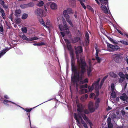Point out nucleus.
Returning a JSON list of instances; mask_svg holds the SVG:
<instances>
[{
	"label": "nucleus",
	"instance_id": "f257e3e1",
	"mask_svg": "<svg viewBox=\"0 0 128 128\" xmlns=\"http://www.w3.org/2000/svg\"><path fill=\"white\" fill-rule=\"evenodd\" d=\"M71 65L72 70L73 72L74 75L71 78L72 83L76 86V88L77 89L78 86V82L80 80V84H82L88 82L87 78L84 80L83 78L84 77V74L86 71V63L81 61L80 66L81 68L80 71H77L76 67L74 65V58L71 59Z\"/></svg>",
	"mask_w": 128,
	"mask_h": 128
},
{
	"label": "nucleus",
	"instance_id": "f03ea898",
	"mask_svg": "<svg viewBox=\"0 0 128 128\" xmlns=\"http://www.w3.org/2000/svg\"><path fill=\"white\" fill-rule=\"evenodd\" d=\"M77 110L78 114L82 116V117L86 122H88V120L90 121L88 118L86 116L85 114H88L90 112H94L95 110L94 108L93 103L90 102L88 105V108L89 111L87 109L84 110L83 106L82 105L78 104L77 105Z\"/></svg>",
	"mask_w": 128,
	"mask_h": 128
},
{
	"label": "nucleus",
	"instance_id": "7ed1b4c3",
	"mask_svg": "<svg viewBox=\"0 0 128 128\" xmlns=\"http://www.w3.org/2000/svg\"><path fill=\"white\" fill-rule=\"evenodd\" d=\"M100 80V78H99L92 85V86H88V90L85 89L88 87V85L87 84L81 85L80 84V88L82 92L84 93H87L90 92H91L94 88L96 90H98L101 88L102 86L103 85L104 82L102 80L100 82V86L99 85V82Z\"/></svg>",
	"mask_w": 128,
	"mask_h": 128
},
{
	"label": "nucleus",
	"instance_id": "20e7f679",
	"mask_svg": "<svg viewBox=\"0 0 128 128\" xmlns=\"http://www.w3.org/2000/svg\"><path fill=\"white\" fill-rule=\"evenodd\" d=\"M98 4L102 6L100 8L106 14H111L108 8V0H95Z\"/></svg>",
	"mask_w": 128,
	"mask_h": 128
},
{
	"label": "nucleus",
	"instance_id": "39448f33",
	"mask_svg": "<svg viewBox=\"0 0 128 128\" xmlns=\"http://www.w3.org/2000/svg\"><path fill=\"white\" fill-rule=\"evenodd\" d=\"M74 116L76 120L77 125H79L80 124V120L82 124H83L84 127V125H86V126H87L86 123L82 119V116L78 114L77 115L76 113H74Z\"/></svg>",
	"mask_w": 128,
	"mask_h": 128
},
{
	"label": "nucleus",
	"instance_id": "423d86ee",
	"mask_svg": "<svg viewBox=\"0 0 128 128\" xmlns=\"http://www.w3.org/2000/svg\"><path fill=\"white\" fill-rule=\"evenodd\" d=\"M107 44L108 48H110V49H108V50L110 52L117 51L120 49V48L118 45H112L109 43H108Z\"/></svg>",
	"mask_w": 128,
	"mask_h": 128
},
{
	"label": "nucleus",
	"instance_id": "0eeeda50",
	"mask_svg": "<svg viewBox=\"0 0 128 128\" xmlns=\"http://www.w3.org/2000/svg\"><path fill=\"white\" fill-rule=\"evenodd\" d=\"M63 14L64 16L66 19L67 22L72 27H73L74 26L72 20L70 19V16L67 14V10H64L63 11Z\"/></svg>",
	"mask_w": 128,
	"mask_h": 128
},
{
	"label": "nucleus",
	"instance_id": "6e6552de",
	"mask_svg": "<svg viewBox=\"0 0 128 128\" xmlns=\"http://www.w3.org/2000/svg\"><path fill=\"white\" fill-rule=\"evenodd\" d=\"M75 52L77 59H79V54L82 52V48L81 46H79L75 48Z\"/></svg>",
	"mask_w": 128,
	"mask_h": 128
},
{
	"label": "nucleus",
	"instance_id": "1a4fd4ad",
	"mask_svg": "<svg viewBox=\"0 0 128 128\" xmlns=\"http://www.w3.org/2000/svg\"><path fill=\"white\" fill-rule=\"evenodd\" d=\"M68 49L70 51V54L71 59L74 58L73 51L72 49V46L69 44L68 45Z\"/></svg>",
	"mask_w": 128,
	"mask_h": 128
},
{
	"label": "nucleus",
	"instance_id": "9d476101",
	"mask_svg": "<svg viewBox=\"0 0 128 128\" xmlns=\"http://www.w3.org/2000/svg\"><path fill=\"white\" fill-rule=\"evenodd\" d=\"M35 13L36 15L41 16L42 15L43 11L41 9L38 8L35 10Z\"/></svg>",
	"mask_w": 128,
	"mask_h": 128
},
{
	"label": "nucleus",
	"instance_id": "9b49d317",
	"mask_svg": "<svg viewBox=\"0 0 128 128\" xmlns=\"http://www.w3.org/2000/svg\"><path fill=\"white\" fill-rule=\"evenodd\" d=\"M9 50L8 48H5L0 52V58Z\"/></svg>",
	"mask_w": 128,
	"mask_h": 128
},
{
	"label": "nucleus",
	"instance_id": "f8f14e48",
	"mask_svg": "<svg viewBox=\"0 0 128 128\" xmlns=\"http://www.w3.org/2000/svg\"><path fill=\"white\" fill-rule=\"evenodd\" d=\"M51 3L50 4V7L51 8L52 10H56L57 8V6L56 4L52 2H50Z\"/></svg>",
	"mask_w": 128,
	"mask_h": 128
},
{
	"label": "nucleus",
	"instance_id": "ddd939ff",
	"mask_svg": "<svg viewBox=\"0 0 128 128\" xmlns=\"http://www.w3.org/2000/svg\"><path fill=\"white\" fill-rule=\"evenodd\" d=\"M80 40V38L79 37L76 36L72 39V41L73 43H75L79 41Z\"/></svg>",
	"mask_w": 128,
	"mask_h": 128
},
{
	"label": "nucleus",
	"instance_id": "4468645a",
	"mask_svg": "<svg viewBox=\"0 0 128 128\" xmlns=\"http://www.w3.org/2000/svg\"><path fill=\"white\" fill-rule=\"evenodd\" d=\"M127 97V96L126 94L123 93L122 94V96H120V98L121 100L123 101H125Z\"/></svg>",
	"mask_w": 128,
	"mask_h": 128
},
{
	"label": "nucleus",
	"instance_id": "2eb2a0df",
	"mask_svg": "<svg viewBox=\"0 0 128 128\" xmlns=\"http://www.w3.org/2000/svg\"><path fill=\"white\" fill-rule=\"evenodd\" d=\"M100 99L99 98H98L96 99V102L95 105L96 108H97L99 106V104L100 102Z\"/></svg>",
	"mask_w": 128,
	"mask_h": 128
},
{
	"label": "nucleus",
	"instance_id": "dca6fc26",
	"mask_svg": "<svg viewBox=\"0 0 128 128\" xmlns=\"http://www.w3.org/2000/svg\"><path fill=\"white\" fill-rule=\"evenodd\" d=\"M0 4L2 6L3 8L6 9L8 8V5L5 4L3 0H2L0 3Z\"/></svg>",
	"mask_w": 128,
	"mask_h": 128
},
{
	"label": "nucleus",
	"instance_id": "f3484780",
	"mask_svg": "<svg viewBox=\"0 0 128 128\" xmlns=\"http://www.w3.org/2000/svg\"><path fill=\"white\" fill-rule=\"evenodd\" d=\"M39 21L40 23L43 26L46 28L48 27L45 25L44 21L41 17H40L39 19Z\"/></svg>",
	"mask_w": 128,
	"mask_h": 128
},
{
	"label": "nucleus",
	"instance_id": "a211bd4d",
	"mask_svg": "<svg viewBox=\"0 0 128 128\" xmlns=\"http://www.w3.org/2000/svg\"><path fill=\"white\" fill-rule=\"evenodd\" d=\"M20 36L22 40H26L28 42L29 38H28L26 36L24 35V34L23 35H20Z\"/></svg>",
	"mask_w": 128,
	"mask_h": 128
},
{
	"label": "nucleus",
	"instance_id": "6ab92c4d",
	"mask_svg": "<svg viewBox=\"0 0 128 128\" xmlns=\"http://www.w3.org/2000/svg\"><path fill=\"white\" fill-rule=\"evenodd\" d=\"M38 39V38L36 36H34L33 37H30L29 38L28 42H30V41L36 40Z\"/></svg>",
	"mask_w": 128,
	"mask_h": 128
},
{
	"label": "nucleus",
	"instance_id": "aec40b11",
	"mask_svg": "<svg viewBox=\"0 0 128 128\" xmlns=\"http://www.w3.org/2000/svg\"><path fill=\"white\" fill-rule=\"evenodd\" d=\"M78 1H79L80 3V4L82 6V7L84 8V9H86V6L84 5V4L83 3V2H85L84 0H77Z\"/></svg>",
	"mask_w": 128,
	"mask_h": 128
},
{
	"label": "nucleus",
	"instance_id": "412c9836",
	"mask_svg": "<svg viewBox=\"0 0 128 128\" xmlns=\"http://www.w3.org/2000/svg\"><path fill=\"white\" fill-rule=\"evenodd\" d=\"M0 12L2 17L4 18L5 16V14L2 8L0 7Z\"/></svg>",
	"mask_w": 128,
	"mask_h": 128
},
{
	"label": "nucleus",
	"instance_id": "4be33fe9",
	"mask_svg": "<svg viewBox=\"0 0 128 128\" xmlns=\"http://www.w3.org/2000/svg\"><path fill=\"white\" fill-rule=\"evenodd\" d=\"M21 12V10L20 9L16 10L15 15L16 16H17L18 15L20 14Z\"/></svg>",
	"mask_w": 128,
	"mask_h": 128
},
{
	"label": "nucleus",
	"instance_id": "5701e85b",
	"mask_svg": "<svg viewBox=\"0 0 128 128\" xmlns=\"http://www.w3.org/2000/svg\"><path fill=\"white\" fill-rule=\"evenodd\" d=\"M110 76L114 78H116L117 76L116 74L112 72H111L110 73Z\"/></svg>",
	"mask_w": 128,
	"mask_h": 128
},
{
	"label": "nucleus",
	"instance_id": "b1692460",
	"mask_svg": "<svg viewBox=\"0 0 128 128\" xmlns=\"http://www.w3.org/2000/svg\"><path fill=\"white\" fill-rule=\"evenodd\" d=\"M67 11V14H72L73 13V11L72 9L70 8H68L66 10Z\"/></svg>",
	"mask_w": 128,
	"mask_h": 128
},
{
	"label": "nucleus",
	"instance_id": "393cba45",
	"mask_svg": "<svg viewBox=\"0 0 128 128\" xmlns=\"http://www.w3.org/2000/svg\"><path fill=\"white\" fill-rule=\"evenodd\" d=\"M28 16V14L26 13L23 14L22 16V18L23 20H25L26 19Z\"/></svg>",
	"mask_w": 128,
	"mask_h": 128
},
{
	"label": "nucleus",
	"instance_id": "a878e982",
	"mask_svg": "<svg viewBox=\"0 0 128 128\" xmlns=\"http://www.w3.org/2000/svg\"><path fill=\"white\" fill-rule=\"evenodd\" d=\"M12 102H12L11 101L8 100H6V99L4 100L3 101V103L5 105H6V104H8V102H9V103L10 104V103H12Z\"/></svg>",
	"mask_w": 128,
	"mask_h": 128
},
{
	"label": "nucleus",
	"instance_id": "bb28decb",
	"mask_svg": "<svg viewBox=\"0 0 128 128\" xmlns=\"http://www.w3.org/2000/svg\"><path fill=\"white\" fill-rule=\"evenodd\" d=\"M86 38V41L87 42H88V43H89V34L88 32L86 33L85 35Z\"/></svg>",
	"mask_w": 128,
	"mask_h": 128
},
{
	"label": "nucleus",
	"instance_id": "cd10ccee",
	"mask_svg": "<svg viewBox=\"0 0 128 128\" xmlns=\"http://www.w3.org/2000/svg\"><path fill=\"white\" fill-rule=\"evenodd\" d=\"M27 8L31 7H33L34 5L33 2H31L26 4Z\"/></svg>",
	"mask_w": 128,
	"mask_h": 128
},
{
	"label": "nucleus",
	"instance_id": "c85d7f7f",
	"mask_svg": "<svg viewBox=\"0 0 128 128\" xmlns=\"http://www.w3.org/2000/svg\"><path fill=\"white\" fill-rule=\"evenodd\" d=\"M92 70L90 67L88 68L87 70V73L88 76H91L90 72L92 71Z\"/></svg>",
	"mask_w": 128,
	"mask_h": 128
},
{
	"label": "nucleus",
	"instance_id": "c756f323",
	"mask_svg": "<svg viewBox=\"0 0 128 128\" xmlns=\"http://www.w3.org/2000/svg\"><path fill=\"white\" fill-rule=\"evenodd\" d=\"M111 96L113 98H114L116 97V94L114 91H112L111 93Z\"/></svg>",
	"mask_w": 128,
	"mask_h": 128
},
{
	"label": "nucleus",
	"instance_id": "7c9ffc66",
	"mask_svg": "<svg viewBox=\"0 0 128 128\" xmlns=\"http://www.w3.org/2000/svg\"><path fill=\"white\" fill-rule=\"evenodd\" d=\"M22 32L24 33H26L27 31V29L26 27H24L21 28Z\"/></svg>",
	"mask_w": 128,
	"mask_h": 128
},
{
	"label": "nucleus",
	"instance_id": "2f4dec72",
	"mask_svg": "<svg viewBox=\"0 0 128 128\" xmlns=\"http://www.w3.org/2000/svg\"><path fill=\"white\" fill-rule=\"evenodd\" d=\"M118 75L119 76L122 78H125V76L122 72H120L119 73Z\"/></svg>",
	"mask_w": 128,
	"mask_h": 128
},
{
	"label": "nucleus",
	"instance_id": "473e14b6",
	"mask_svg": "<svg viewBox=\"0 0 128 128\" xmlns=\"http://www.w3.org/2000/svg\"><path fill=\"white\" fill-rule=\"evenodd\" d=\"M120 58V57L118 56H116L114 58V60L116 62H119V60Z\"/></svg>",
	"mask_w": 128,
	"mask_h": 128
},
{
	"label": "nucleus",
	"instance_id": "72a5a7b5",
	"mask_svg": "<svg viewBox=\"0 0 128 128\" xmlns=\"http://www.w3.org/2000/svg\"><path fill=\"white\" fill-rule=\"evenodd\" d=\"M119 42H120L122 44L124 45H128V42L124 40H120L119 41Z\"/></svg>",
	"mask_w": 128,
	"mask_h": 128
},
{
	"label": "nucleus",
	"instance_id": "f704fd0d",
	"mask_svg": "<svg viewBox=\"0 0 128 128\" xmlns=\"http://www.w3.org/2000/svg\"><path fill=\"white\" fill-rule=\"evenodd\" d=\"M44 4V2L43 1H41L37 4V5L39 6H42Z\"/></svg>",
	"mask_w": 128,
	"mask_h": 128
},
{
	"label": "nucleus",
	"instance_id": "c9c22d12",
	"mask_svg": "<svg viewBox=\"0 0 128 128\" xmlns=\"http://www.w3.org/2000/svg\"><path fill=\"white\" fill-rule=\"evenodd\" d=\"M20 7L22 9H24L27 8L26 4H21L20 6Z\"/></svg>",
	"mask_w": 128,
	"mask_h": 128
},
{
	"label": "nucleus",
	"instance_id": "e433bc0d",
	"mask_svg": "<svg viewBox=\"0 0 128 128\" xmlns=\"http://www.w3.org/2000/svg\"><path fill=\"white\" fill-rule=\"evenodd\" d=\"M96 59L98 61V62L100 63L101 59V58L98 57V55H97V56L96 55Z\"/></svg>",
	"mask_w": 128,
	"mask_h": 128
},
{
	"label": "nucleus",
	"instance_id": "4c0bfd02",
	"mask_svg": "<svg viewBox=\"0 0 128 128\" xmlns=\"http://www.w3.org/2000/svg\"><path fill=\"white\" fill-rule=\"evenodd\" d=\"M58 26L61 31H62L65 29H66V28H65V29H64L62 28V27H63V26L62 24H59V25Z\"/></svg>",
	"mask_w": 128,
	"mask_h": 128
},
{
	"label": "nucleus",
	"instance_id": "58836bf2",
	"mask_svg": "<svg viewBox=\"0 0 128 128\" xmlns=\"http://www.w3.org/2000/svg\"><path fill=\"white\" fill-rule=\"evenodd\" d=\"M16 22L18 24H20L21 22V20L20 18H17L15 19Z\"/></svg>",
	"mask_w": 128,
	"mask_h": 128
},
{
	"label": "nucleus",
	"instance_id": "ea45409f",
	"mask_svg": "<svg viewBox=\"0 0 128 128\" xmlns=\"http://www.w3.org/2000/svg\"><path fill=\"white\" fill-rule=\"evenodd\" d=\"M46 43L44 42L38 43V46H44L46 44Z\"/></svg>",
	"mask_w": 128,
	"mask_h": 128
},
{
	"label": "nucleus",
	"instance_id": "a19ab883",
	"mask_svg": "<svg viewBox=\"0 0 128 128\" xmlns=\"http://www.w3.org/2000/svg\"><path fill=\"white\" fill-rule=\"evenodd\" d=\"M64 40H65V41L66 42V45H67V48H68V44H69L70 46H71L70 44V42L68 40L66 39H64Z\"/></svg>",
	"mask_w": 128,
	"mask_h": 128
},
{
	"label": "nucleus",
	"instance_id": "79ce46f5",
	"mask_svg": "<svg viewBox=\"0 0 128 128\" xmlns=\"http://www.w3.org/2000/svg\"><path fill=\"white\" fill-rule=\"evenodd\" d=\"M108 128H112V124L111 122L108 123Z\"/></svg>",
	"mask_w": 128,
	"mask_h": 128
},
{
	"label": "nucleus",
	"instance_id": "37998d69",
	"mask_svg": "<svg viewBox=\"0 0 128 128\" xmlns=\"http://www.w3.org/2000/svg\"><path fill=\"white\" fill-rule=\"evenodd\" d=\"M111 88L112 91H114L115 88V86L114 84L113 83L112 84H111Z\"/></svg>",
	"mask_w": 128,
	"mask_h": 128
},
{
	"label": "nucleus",
	"instance_id": "c03bdc74",
	"mask_svg": "<svg viewBox=\"0 0 128 128\" xmlns=\"http://www.w3.org/2000/svg\"><path fill=\"white\" fill-rule=\"evenodd\" d=\"M119 42V41H117L114 40H113L112 42L114 44H118V42Z\"/></svg>",
	"mask_w": 128,
	"mask_h": 128
},
{
	"label": "nucleus",
	"instance_id": "a18cd8bd",
	"mask_svg": "<svg viewBox=\"0 0 128 128\" xmlns=\"http://www.w3.org/2000/svg\"><path fill=\"white\" fill-rule=\"evenodd\" d=\"M95 49L96 50V55H98V53L99 52L98 50V49L97 47H96Z\"/></svg>",
	"mask_w": 128,
	"mask_h": 128
},
{
	"label": "nucleus",
	"instance_id": "49530a36",
	"mask_svg": "<svg viewBox=\"0 0 128 128\" xmlns=\"http://www.w3.org/2000/svg\"><path fill=\"white\" fill-rule=\"evenodd\" d=\"M88 123L90 125V128H92V126L93 125V124L91 122V121H90L88 120Z\"/></svg>",
	"mask_w": 128,
	"mask_h": 128
},
{
	"label": "nucleus",
	"instance_id": "de8ad7c7",
	"mask_svg": "<svg viewBox=\"0 0 128 128\" xmlns=\"http://www.w3.org/2000/svg\"><path fill=\"white\" fill-rule=\"evenodd\" d=\"M4 31V29L2 26L1 25L0 26V31L1 32H3Z\"/></svg>",
	"mask_w": 128,
	"mask_h": 128
},
{
	"label": "nucleus",
	"instance_id": "09e8293b",
	"mask_svg": "<svg viewBox=\"0 0 128 128\" xmlns=\"http://www.w3.org/2000/svg\"><path fill=\"white\" fill-rule=\"evenodd\" d=\"M68 0L72 4H74L75 2V0Z\"/></svg>",
	"mask_w": 128,
	"mask_h": 128
},
{
	"label": "nucleus",
	"instance_id": "8fccbe9b",
	"mask_svg": "<svg viewBox=\"0 0 128 128\" xmlns=\"http://www.w3.org/2000/svg\"><path fill=\"white\" fill-rule=\"evenodd\" d=\"M52 100V99H50L46 101H45V102H43L42 103H41V104L38 105V106H36V107L33 108H36V107H37L38 106H39V105H41V104H43V103H45V102H48V101H50V100Z\"/></svg>",
	"mask_w": 128,
	"mask_h": 128
},
{
	"label": "nucleus",
	"instance_id": "3c124183",
	"mask_svg": "<svg viewBox=\"0 0 128 128\" xmlns=\"http://www.w3.org/2000/svg\"><path fill=\"white\" fill-rule=\"evenodd\" d=\"M111 118L110 117H108L107 119V123L111 122Z\"/></svg>",
	"mask_w": 128,
	"mask_h": 128
},
{
	"label": "nucleus",
	"instance_id": "603ef678",
	"mask_svg": "<svg viewBox=\"0 0 128 128\" xmlns=\"http://www.w3.org/2000/svg\"><path fill=\"white\" fill-rule=\"evenodd\" d=\"M46 22L47 24H49L50 23V21L48 19H46Z\"/></svg>",
	"mask_w": 128,
	"mask_h": 128
},
{
	"label": "nucleus",
	"instance_id": "864d4df0",
	"mask_svg": "<svg viewBox=\"0 0 128 128\" xmlns=\"http://www.w3.org/2000/svg\"><path fill=\"white\" fill-rule=\"evenodd\" d=\"M108 75H107L104 77L102 79V80L104 81L108 77Z\"/></svg>",
	"mask_w": 128,
	"mask_h": 128
},
{
	"label": "nucleus",
	"instance_id": "5fc2aeb1",
	"mask_svg": "<svg viewBox=\"0 0 128 128\" xmlns=\"http://www.w3.org/2000/svg\"><path fill=\"white\" fill-rule=\"evenodd\" d=\"M60 34H61V35H62V36L63 37H64L65 36V34H64V32H60Z\"/></svg>",
	"mask_w": 128,
	"mask_h": 128
},
{
	"label": "nucleus",
	"instance_id": "6e6d98bb",
	"mask_svg": "<svg viewBox=\"0 0 128 128\" xmlns=\"http://www.w3.org/2000/svg\"><path fill=\"white\" fill-rule=\"evenodd\" d=\"M32 108H30L29 109L28 108L26 112H29L32 110Z\"/></svg>",
	"mask_w": 128,
	"mask_h": 128
},
{
	"label": "nucleus",
	"instance_id": "4d7b16f0",
	"mask_svg": "<svg viewBox=\"0 0 128 128\" xmlns=\"http://www.w3.org/2000/svg\"><path fill=\"white\" fill-rule=\"evenodd\" d=\"M117 31L121 35H123V34L121 32V31L118 29H116Z\"/></svg>",
	"mask_w": 128,
	"mask_h": 128
},
{
	"label": "nucleus",
	"instance_id": "13d9d810",
	"mask_svg": "<svg viewBox=\"0 0 128 128\" xmlns=\"http://www.w3.org/2000/svg\"><path fill=\"white\" fill-rule=\"evenodd\" d=\"M12 104H14L15 105H16V106H18V107H20V108H22V107H21V106H20L19 105H18L17 104H16V103L13 102H12Z\"/></svg>",
	"mask_w": 128,
	"mask_h": 128
},
{
	"label": "nucleus",
	"instance_id": "bf43d9fd",
	"mask_svg": "<svg viewBox=\"0 0 128 128\" xmlns=\"http://www.w3.org/2000/svg\"><path fill=\"white\" fill-rule=\"evenodd\" d=\"M12 14H10L9 16V18L12 21Z\"/></svg>",
	"mask_w": 128,
	"mask_h": 128
},
{
	"label": "nucleus",
	"instance_id": "052dcab7",
	"mask_svg": "<svg viewBox=\"0 0 128 128\" xmlns=\"http://www.w3.org/2000/svg\"><path fill=\"white\" fill-rule=\"evenodd\" d=\"M4 97L5 98L7 99H8L9 98V97L8 96L6 95H5L4 96Z\"/></svg>",
	"mask_w": 128,
	"mask_h": 128
},
{
	"label": "nucleus",
	"instance_id": "680f3d73",
	"mask_svg": "<svg viewBox=\"0 0 128 128\" xmlns=\"http://www.w3.org/2000/svg\"><path fill=\"white\" fill-rule=\"evenodd\" d=\"M116 128H123V126H117Z\"/></svg>",
	"mask_w": 128,
	"mask_h": 128
},
{
	"label": "nucleus",
	"instance_id": "e2e57ef3",
	"mask_svg": "<svg viewBox=\"0 0 128 128\" xmlns=\"http://www.w3.org/2000/svg\"><path fill=\"white\" fill-rule=\"evenodd\" d=\"M125 77L127 79H128V74H125Z\"/></svg>",
	"mask_w": 128,
	"mask_h": 128
},
{
	"label": "nucleus",
	"instance_id": "0e129e2a",
	"mask_svg": "<svg viewBox=\"0 0 128 128\" xmlns=\"http://www.w3.org/2000/svg\"><path fill=\"white\" fill-rule=\"evenodd\" d=\"M77 12H76L75 14L74 15V16L76 18H77Z\"/></svg>",
	"mask_w": 128,
	"mask_h": 128
},
{
	"label": "nucleus",
	"instance_id": "69168bd1",
	"mask_svg": "<svg viewBox=\"0 0 128 128\" xmlns=\"http://www.w3.org/2000/svg\"><path fill=\"white\" fill-rule=\"evenodd\" d=\"M94 94L92 93L90 94V97L91 98L93 96H94Z\"/></svg>",
	"mask_w": 128,
	"mask_h": 128
},
{
	"label": "nucleus",
	"instance_id": "338daca9",
	"mask_svg": "<svg viewBox=\"0 0 128 128\" xmlns=\"http://www.w3.org/2000/svg\"><path fill=\"white\" fill-rule=\"evenodd\" d=\"M88 97V96L87 94H86L85 96H84V98H86V99Z\"/></svg>",
	"mask_w": 128,
	"mask_h": 128
},
{
	"label": "nucleus",
	"instance_id": "774afa93",
	"mask_svg": "<svg viewBox=\"0 0 128 128\" xmlns=\"http://www.w3.org/2000/svg\"><path fill=\"white\" fill-rule=\"evenodd\" d=\"M109 40L112 42L114 40H113L111 38H109Z\"/></svg>",
	"mask_w": 128,
	"mask_h": 128
}]
</instances>
